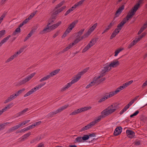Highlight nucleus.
Instances as JSON below:
<instances>
[{
    "instance_id": "nucleus-57",
    "label": "nucleus",
    "mask_w": 147,
    "mask_h": 147,
    "mask_svg": "<svg viewBox=\"0 0 147 147\" xmlns=\"http://www.w3.org/2000/svg\"><path fill=\"white\" fill-rule=\"evenodd\" d=\"M50 27L51 31L55 30L57 28V27L55 24L52 25L51 26H50Z\"/></svg>"
},
{
    "instance_id": "nucleus-32",
    "label": "nucleus",
    "mask_w": 147,
    "mask_h": 147,
    "mask_svg": "<svg viewBox=\"0 0 147 147\" xmlns=\"http://www.w3.org/2000/svg\"><path fill=\"white\" fill-rule=\"evenodd\" d=\"M104 69L107 71H108L111 69V67L110 64H107Z\"/></svg>"
},
{
    "instance_id": "nucleus-62",
    "label": "nucleus",
    "mask_w": 147,
    "mask_h": 147,
    "mask_svg": "<svg viewBox=\"0 0 147 147\" xmlns=\"http://www.w3.org/2000/svg\"><path fill=\"white\" fill-rule=\"evenodd\" d=\"M141 39V38H140L139 37H138L137 38L135 39L134 41H135V42L136 43L139 41Z\"/></svg>"
},
{
    "instance_id": "nucleus-19",
    "label": "nucleus",
    "mask_w": 147,
    "mask_h": 147,
    "mask_svg": "<svg viewBox=\"0 0 147 147\" xmlns=\"http://www.w3.org/2000/svg\"><path fill=\"white\" fill-rule=\"evenodd\" d=\"M110 64L111 67H115L119 65V62L118 61L116 60L111 62Z\"/></svg>"
},
{
    "instance_id": "nucleus-6",
    "label": "nucleus",
    "mask_w": 147,
    "mask_h": 147,
    "mask_svg": "<svg viewBox=\"0 0 147 147\" xmlns=\"http://www.w3.org/2000/svg\"><path fill=\"white\" fill-rule=\"evenodd\" d=\"M92 108L90 106L85 107L81 108L78 109L77 110H75L70 114V115H75L78 113H80L82 112L88 110Z\"/></svg>"
},
{
    "instance_id": "nucleus-54",
    "label": "nucleus",
    "mask_w": 147,
    "mask_h": 147,
    "mask_svg": "<svg viewBox=\"0 0 147 147\" xmlns=\"http://www.w3.org/2000/svg\"><path fill=\"white\" fill-rule=\"evenodd\" d=\"M88 70V68H86L85 69H84L82 71H81L80 72V74H81V75H82L84 73H86Z\"/></svg>"
},
{
    "instance_id": "nucleus-2",
    "label": "nucleus",
    "mask_w": 147,
    "mask_h": 147,
    "mask_svg": "<svg viewBox=\"0 0 147 147\" xmlns=\"http://www.w3.org/2000/svg\"><path fill=\"white\" fill-rule=\"evenodd\" d=\"M140 4L138 3L135 5L132 9L129 11L126 17L124 18L122 21V22L125 24L129 19L131 18L134 15L136 12L139 7Z\"/></svg>"
},
{
    "instance_id": "nucleus-9",
    "label": "nucleus",
    "mask_w": 147,
    "mask_h": 147,
    "mask_svg": "<svg viewBox=\"0 0 147 147\" xmlns=\"http://www.w3.org/2000/svg\"><path fill=\"white\" fill-rule=\"evenodd\" d=\"M96 42L94 39L91 40L89 44H88L83 49L82 51V53H84L88 50L90 48L93 46Z\"/></svg>"
},
{
    "instance_id": "nucleus-13",
    "label": "nucleus",
    "mask_w": 147,
    "mask_h": 147,
    "mask_svg": "<svg viewBox=\"0 0 147 147\" xmlns=\"http://www.w3.org/2000/svg\"><path fill=\"white\" fill-rule=\"evenodd\" d=\"M97 25V23L95 24L93 26L91 27L86 32L88 37L91 34V33L94 30Z\"/></svg>"
},
{
    "instance_id": "nucleus-16",
    "label": "nucleus",
    "mask_w": 147,
    "mask_h": 147,
    "mask_svg": "<svg viewBox=\"0 0 147 147\" xmlns=\"http://www.w3.org/2000/svg\"><path fill=\"white\" fill-rule=\"evenodd\" d=\"M18 54L16 52L13 55H11L10 57L8 59L5 61L6 63H8L12 60L18 57L19 56Z\"/></svg>"
},
{
    "instance_id": "nucleus-31",
    "label": "nucleus",
    "mask_w": 147,
    "mask_h": 147,
    "mask_svg": "<svg viewBox=\"0 0 147 147\" xmlns=\"http://www.w3.org/2000/svg\"><path fill=\"white\" fill-rule=\"evenodd\" d=\"M60 70V69H57L53 71L52 72L50 73V74L51 76L53 77L58 74L59 71Z\"/></svg>"
},
{
    "instance_id": "nucleus-23",
    "label": "nucleus",
    "mask_w": 147,
    "mask_h": 147,
    "mask_svg": "<svg viewBox=\"0 0 147 147\" xmlns=\"http://www.w3.org/2000/svg\"><path fill=\"white\" fill-rule=\"evenodd\" d=\"M35 73H32L24 79L25 80V82H27L31 80V78L35 75Z\"/></svg>"
},
{
    "instance_id": "nucleus-18",
    "label": "nucleus",
    "mask_w": 147,
    "mask_h": 147,
    "mask_svg": "<svg viewBox=\"0 0 147 147\" xmlns=\"http://www.w3.org/2000/svg\"><path fill=\"white\" fill-rule=\"evenodd\" d=\"M124 6L122 5L118 9L115 14V17L114 18L119 16L123 10L124 9Z\"/></svg>"
},
{
    "instance_id": "nucleus-5",
    "label": "nucleus",
    "mask_w": 147,
    "mask_h": 147,
    "mask_svg": "<svg viewBox=\"0 0 147 147\" xmlns=\"http://www.w3.org/2000/svg\"><path fill=\"white\" fill-rule=\"evenodd\" d=\"M84 30L85 29H82L77 33L76 38L75 39L76 40H77L78 42H79L83 39L88 37L86 33L84 34L82 36H81V35L83 34Z\"/></svg>"
},
{
    "instance_id": "nucleus-42",
    "label": "nucleus",
    "mask_w": 147,
    "mask_h": 147,
    "mask_svg": "<svg viewBox=\"0 0 147 147\" xmlns=\"http://www.w3.org/2000/svg\"><path fill=\"white\" fill-rule=\"evenodd\" d=\"M65 1H63L61 2L60 3H59L56 6L55 8V9H57L58 8L60 7L61 6H62L65 3Z\"/></svg>"
},
{
    "instance_id": "nucleus-38",
    "label": "nucleus",
    "mask_w": 147,
    "mask_h": 147,
    "mask_svg": "<svg viewBox=\"0 0 147 147\" xmlns=\"http://www.w3.org/2000/svg\"><path fill=\"white\" fill-rule=\"evenodd\" d=\"M21 32V29L20 27L17 28L15 31L13 32V34L14 35H15L18 33H20Z\"/></svg>"
},
{
    "instance_id": "nucleus-33",
    "label": "nucleus",
    "mask_w": 147,
    "mask_h": 147,
    "mask_svg": "<svg viewBox=\"0 0 147 147\" xmlns=\"http://www.w3.org/2000/svg\"><path fill=\"white\" fill-rule=\"evenodd\" d=\"M129 106L127 105L124 108L122 109L120 112V114L121 115H122L123 114L125 111L127 109L129 108Z\"/></svg>"
},
{
    "instance_id": "nucleus-48",
    "label": "nucleus",
    "mask_w": 147,
    "mask_h": 147,
    "mask_svg": "<svg viewBox=\"0 0 147 147\" xmlns=\"http://www.w3.org/2000/svg\"><path fill=\"white\" fill-rule=\"evenodd\" d=\"M9 122H6L3 124H1L0 125V127L1 128V129H3L4 128V126L7 125V124H9Z\"/></svg>"
},
{
    "instance_id": "nucleus-58",
    "label": "nucleus",
    "mask_w": 147,
    "mask_h": 147,
    "mask_svg": "<svg viewBox=\"0 0 147 147\" xmlns=\"http://www.w3.org/2000/svg\"><path fill=\"white\" fill-rule=\"evenodd\" d=\"M6 106L7 107V109H11L13 106V103H11L9 104L6 105Z\"/></svg>"
},
{
    "instance_id": "nucleus-24",
    "label": "nucleus",
    "mask_w": 147,
    "mask_h": 147,
    "mask_svg": "<svg viewBox=\"0 0 147 147\" xmlns=\"http://www.w3.org/2000/svg\"><path fill=\"white\" fill-rule=\"evenodd\" d=\"M91 123H89L87 125L85 126L82 128L81 130L80 131H82L86 130L88 129L91 128L92 126H93Z\"/></svg>"
},
{
    "instance_id": "nucleus-45",
    "label": "nucleus",
    "mask_w": 147,
    "mask_h": 147,
    "mask_svg": "<svg viewBox=\"0 0 147 147\" xmlns=\"http://www.w3.org/2000/svg\"><path fill=\"white\" fill-rule=\"evenodd\" d=\"M38 138H36L32 140L30 142V143L36 144L38 142Z\"/></svg>"
},
{
    "instance_id": "nucleus-12",
    "label": "nucleus",
    "mask_w": 147,
    "mask_h": 147,
    "mask_svg": "<svg viewBox=\"0 0 147 147\" xmlns=\"http://www.w3.org/2000/svg\"><path fill=\"white\" fill-rule=\"evenodd\" d=\"M126 134L128 137L131 138H133L135 135L134 132L129 129L126 130Z\"/></svg>"
},
{
    "instance_id": "nucleus-1",
    "label": "nucleus",
    "mask_w": 147,
    "mask_h": 147,
    "mask_svg": "<svg viewBox=\"0 0 147 147\" xmlns=\"http://www.w3.org/2000/svg\"><path fill=\"white\" fill-rule=\"evenodd\" d=\"M117 109L115 105H111L103 110L101 113V115L103 118H105L115 112Z\"/></svg>"
},
{
    "instance_id": "nucleus-56",
    "label": "nucleus",
    "mask_w": 147,
    "mask_h": 147,
    "mask_svg": "<svg viewBox=\"0 0 147 147\" xmlns=\"http://www.w3.org/2000/svg\"><path fill=\"white\" fill-rule=\"evenodd\" d=\"M139 113V111H138L137 110L133 114L131 115L130 116V117H132L138 114Z\"/></svg>"
},
{
    "instance_id": "nucleus-49",
    "label": "nucleus",
    "mask_w": 147,
    "mask_h": 147,
    "mask_svg": "<svg viewBox=\"0 0 147 147\" xmlns=\"http://www.w3.org/2000/svg\"><path fill=\"white\" fill-rule=\"evenodd\" d=\"M136 44L135 41H133L128 46L127 48L129 49L131 48L132 47Z\"/></svg>"
},
{
    "instance_id": "nucleus-36",
    "label": "nucleus",
    "mask_w": 147,
    "mask_h": 147,
    "mask_svg": "<svg viewBox=\"0 0 147 147\" xmlns=\"http://www.w3.org/2000/svg\"><path fill=\"white\" fill-rule=\"evenodd\" d=\"M124 88H124V87L123 85L122 86H119L116 90H115V92L117 93L118 92L122 90Z\"/></svg>"
},
{
    "instance_id": "nucleus-63",
    "label": "nucleus",
    "mask_w": 147,
    "mask_h": 147,
    "mask_svg": "<svg viewBox=\"0 0 147 147\" xmlns=\"http://www.w3.org/2000/svg\"><path fill=\"white\" fill-rule=\"evenodd\" d=\"M117 35L115 34V33L113 32V33L110 36V39H112L114 37H115Z\"/></svg>"
},
{
    "instance_id": "nucleus-27",
    "label": "nucleus",
    "mask_w": 147,
    "mask_h": 147,
    "mask_svg": "<svg viewBox=\"0 0 147 147\" xmlns=\"http://www.w3.org/2000/svg\"><path fill=\"white\" fill-rule=\"evenodd\" d=\"M82 137L81 136H78L74 140V142L76 143H80L82 142Z\"/></svg>"
},
{
    "instance_id": "nucleus-11",
    "label": "nucleus",
    "mask_w": 147,
    "mask_h": 147,
    "mask_svg": "<svg viewBox=\"0 0 147 147\" xmlns=\"http://www.w3.org/2000/svg\"><path fill=\"white\" fill-rule=\"evenodd\" d=\"M17 97V95L15 93L13 94L9 97L4 102V103L6 104L11 101Z\"/></svg>"
},
{
    "instance_id": "nucleus-10",
    "label": "nucleus",
    "mask_w": 147,
    "mask_h": 147,
    "mask_svg": "<svg viewBox=\"0 0 147 147\" xmlns=\"http://www.w3.org/2000/svg\"><path fill=\"white\" fill-rule=\"evenodd\" d=\"M125 24L121 21L119 24L117 26V28L115 29L113 32L117 35L121 29L122 27Z\"/></svg>"
},
{
    "instance_id": "nucleus-4",
    "label": "nucleus",
    "mask_w": 147,
    "mask_h": 147,
    "mask_svg": "<svg viewBox=\"0 0 147 147\" xmlns=\"http://www.w3.org/2000/svg\"><path fill=\"white\" fill-rule=\"evenodd\" d=\"M69 107V105H66L58 109L57 110L53 112H51L49 113L46 116L47 118L52 117L54 115H56L59 112H60L63 110L66 109Z\"/></svg>"
},
{
    "instance_id": "nucleus-53",
    "label": "nucleus",
    "mask_w": 147,
    "mask_h": 147,
    "mask_svg": "<svg viewBox=\"0 0 147 147\" xmlns=\"http://www.w3.org/2000/svg\"><path fill=\"white\" fill-rule=\"evenodd\" d=\"M82 138V140L84 141L87 140L89 138V136L88 135H85Z\"/></svg>"
},
{
    "instance_id": "nucleus-52",
    "label": "nucleus",
    "mask_w": 147,
    "mask_h": 147,
    "mask_svg": "<svg viewBox=\"0 0 147 147\" xmlns=\"http://www.w3.org/2000/svg\"><path fill=\"white\" fill-rule=\"evenodd\" d=\"M24 50V48H21L16 52L19 55H20L21 53H22L23 51Z\"/></svg>"
},
{
    "instance_id": "nucleus-14",
    "label": "nucleus",
    "mask_w": 147,
    "mask_h": 147,
    "mask_svg": "<svg viewBox=\"0 0 147 147\" xmlns=\"http://www.w3.org/2000/svg\"><path fill=\"white\" fill-rule=\"evenodd\" d=\"M122 128L118 127L116 128L113 134L115 136H117L120 134L122 132Z\"/></svg>"
},
{
    "instance_id": "nucleus-22",
    "label": "nucleus",
    "mask_w": 147,
    "mask_h": 147,
    "mask_svg": "<svg viewBox=\"0 0 147 147\" xmlns=\"http://www.w3.org/2000/svg\"><path fill=\"white\" fill-rule=\"evenodd\" d=\"M22 126L21 125L20 123L19 124L16 125L10 128L9 130L8 131L9 132H11L16 130L18 129L19 128L21 127Z\"/></svg>"
},
{
    "instance_id": "nucleus-34",
    "label": "nucleus",
    "mask_w": 147,
    "mask_h": 147,
    "mask_svg": "<svg viewBox=\"0 0 147 147\" xmlns=\"http://www.w3.org/2000/svg\"><path fill=\"white\" fill-rule=\"evenodd\" d=\"M133 82V80H130L129 81L126 82L123 84V86L125 88H126L128 86L130 85Z\"/></svg>"
},
{
    "instance_id": "nucleus-47",
    "label": "nucleus",
    "mask_w": 147,
    "mask_h": 147,
    "mask_svg": "<svg viewBox=\"0 0 147 147\" xmlns=\"http://www.w3.org/2000/svg\"><path fill=\"white\" fill-rule=\"evenodd\" d=\"M5 34V31L4 30L0 31V39L3 37Z\"/></svg>"
},
{
    "instance_id": "nucleus-26",
    "label": "nucleus",
    "mask_w": 147,
    "mask_h": 147,
    "mask_svg": "<svg viewBox=\"0 0 147 147\" xmlns=\"http://www.w3.org/2000/svg\"><path fill=\"white\" fill-rule=\"evenodd\" d=\"M107 72V71L104 69L101 71L100 75L98 76H96V78H97L98 80H99V79H100V78L105 76V75L106 73Z\"/></svg>"
},
{
    "instance_id": "nucleus-59",
    "label": "nucleus",
    "mask_w": 147,
    "mask_h": 147,
    "mask_svg": "<svg viewBox=\"0 0 147 147\" xmlns=\"http://www.w3.org/2000/svg\"><path fill=\"white\" fill-rule=\"evenodd\" d=\"M5 16V14H3L0 17V23H1L2 22L3 18Z\"/></svg>"
},
{
    "instance_id": "nucleus-46",
    "label": "nucleus",
    "mask_w": 147,
    "mask_h": 147,
    "mask_svg": "<svg viewBox=\"0 0 147 147\" xmlns=\"http://www.w3.org/2000/svg\"><path fill=\"white\" fill-rule=\"evenodd\" d=\"M37 12V11L36 10L35 12L31 13V14L28 17V19L30 20L32 19V18H33L36 14Z\"/></svg>"
},
{
    "instance_id": "nucleus-8",
    "label": "nucleus",
    "mask_w": 147,
    "mask_h": 147,
    "mask_svg": "<svg viewBox=\"0 0 147 147\" xmlns=\"http://www.w3.org/2000/svg\"><path fill=\"white\" fill-rule=\"evenodd\" d=\"M100 83V82L99 81V80L96 78V76H95L93 78V81L86 86V88H88L92 86H96Z\"/></svg>"
},
{
    "instance_id": "nucleus-17",
    "label": "nucleus",
    "mask_w": 147,
    "mask_h": 147,
    "mask_svg": "<svg viewBox=\"0 0 147 147\" xmlns=\"http://www.w3.org/2000/svg\"><path fill=\"white\" fill-rule=\"evenodd\" d=\"M102 118H103L101 115L96 117L94 121L91 122L92 125H94L97 123L99 122Z\"/></svg>"
},
{
    "instance_id": "nucleus-51",
    "label": "nucleus",
    "mask_w": 147,
    "mask_h": 147,
    "mask_svg": "<svg viewBox=\"0 0 147 147\" xmlns=\"http://www.w3.org/2000/svg\"><path fill=\"white\" fill-rule=\"evenodd\" d=\"M24 50V48H21L16 52L19 55H20L21 53H22L23 51Z\"/></svg>"
},
{
    "instance_id": "nucleus-43",
    "label": "nucleus",
    "mask_w": 147,
    "mask_h": 147,
    "mask_svg": "<svg viewBox=\"0 0 147 147\" xmlns=\"http://www.w3.org/2000/svg\"><path fill=\"white\" fill-rule=\"evenodd\" d=\"M25 90V89L24 88H23L16 92L15 94L17 96H19L20 94L21 93L23 92Z\"/></svg>"
},
{
    "instance_id": "nucleus-7",
    "label": "nucleus",
    "mask_w": 147,
    "mask_h": 147,
    "mask_svg": "<svg viewBox=\"0 0 147 147\" xmlns=\"http://www.w3.org/2000/svg\"><path fill=\"white\" fill-rule=\"evenodd\" d=\"M53 22L54 21L53 20L51 21H49L48 22V23L47 25V27H45L43 30L40 31V34H43L51 31L49 25L52 24Z\"/></svg>"
},
{
    "instance_id": "nucleus-64",
    "label": "nucleus",
    "mask_w": 147,
    "mask_h": 147,
    "mask_svg": "<svg viewBox=\"0 0 147 147\" xmlns=\"http://www.w3.org/2000/svg\"><path fill=\"white\" fill-rule=\"evenodd\" d=\"M117 35L115 34V33L113 32V33L110 36V39H112L114 37H115Z\"/></svg>"
},
{
    "instance_id": "nucleus-20",
    "label": "nucleus",
    "mask_w": 147,
    "mask_h": 147,
    "mask_svg": "<svg viewBox=\"0 0 147 147\" xmlns=\"http://www.w3.org/2000/svg\"><path fill=\"white\" fill-rule=\"evenodd\" d=\"M31 135V132H29L24 135L20 139L21 141H23L26 140L28 137Z\"/></svg>"
},
{
    "instance_id": "nucleus-40",
    "label": "nucleus",
    "mask_w": 147,
    "mask_h": 147,
    "mask_svg": "<svg viewBox=\"0 0 147 147\" xmlns=\"http://www.w3.org/2000/svg\"><path fill=\"white\" fill-rule=\"evenodd\" d=\"M108 98L109 97H108V96L107 94L106 95H105V96H103L101 99L99 100L98 102H101L102 101L105 100Z\"/></svg>"
},
{
    "instance_id": "nucleus-41",
    "label": "nucleus",
    "mask_w": 147,
    "mask_h": 147,
    "mask_svg": "<svg viewBox=\"0 0 147 147\" xmlns=\"http://www.w3.org/2000/svg\"><path fill=\"white\" fill-rule=\"evenodd\" d=\"M117 94V93L115 92V91H114L110 92L109 93L107 94V95L108 96V97H109V98L113 96L115 94Z\"/></svg>"
},
{
    "instance_id": "nucleus-30",
    "label": "nucleus",
    "mask_w": 147,
    "mask_h": 147,
    "mask_svg": "<svg viewBox=\"0 0 147 147\" xmlns=\"http://www.w3.org/2000/svg\"><path fill=\"white\" fill-rule=\"evenodd\" d=\"M78 42H78V41L77 40H76L75 39L73 42L71 43L69 45L68 47L69 49H70L76 44L78 43Z\"/></svg>"
},
{
    "instance_id": "nucleus-60",
    "label": "nucleus",
    "mask_w": 147,
    "mask_h": 147,
    "mask_svg": "<svg viewBox=\"0 0 147 147\" xmlns=\"http://www.w3.org/2000/svg\"><path fill=\"white\" fill-rule=\"evenodd\" d=\"M82 75L81 74H79L75 78L76 79V80L77 81H78L81 78V76Z\"/></svg>"
},
{
    "instance_id": "nucleus-29",
    "label": "nucleus",
    "mask_w": 147,
    "mask_h": 147,
    "mask_svg": "<svg viewBox=\"0 0 147 147\" xmlns=\"http://www.w3.org/2000/svg\"><path fill=\"white\" fill-rule=\"evenodd\" d=\"M26 83L24 79H23L22 80H20L19 82L16 83V86H19L24 84Z\"/></svg>"
},
{
    "instance_id": "nucleus-28",
    "label": "nucleus",
    "mask_w": 147,
    "mask_h": 147,
    "mask_svg": "<svg viewBox=\"0 0 147 147\" xmlns=\"http://www.w3.org/2000/svg\"><path fill=\"white\" fill-rule=\"evenodd\" d=\"M71 85V84L70 83H67L66 85L63 86L61 89V91H63L68 88H69Z\"/></svg>"
},
{
    "instance_id": "nucleus-39",
    "label": "nucleus",
    "mask_w": 147,
    "mask_h": 147,
    "mask_svg": "<svg viewBox=\"0 0 147 147\" xmlns=\"http://www.w3.org/2000/svg\"><path fill=\"white\" fill-rule=\"evenodd\" d=\"M75 9L73 6L68 9L65 14V16L67 15L68 14L70 13L71 11H73Z\"/></svg>"
},
{
    "instance_id": "nucleus-15",
    "label": "nucleus",
    "mask_w": 147,
    "mask_h": 147,
    "mask_svg": "<svg viewBox=\"0 0 147 147\" xmlns=\"http://www.w3.org/2000/svg\"><path fill=\"white\" fill-rule=\"evenodd\" d=\"M37 90H38L36 88V87H35L34 88L31 89L26 94H25L24 95V97H26L27 96H28L30 95L31 94L34 92H36Z\"/></svg>"
},
{
    "instance_id": "nucleus-44",
    "label": "nucleus",
    "mask_w": 147,
    "mask_h": 147,
    "mask_svg": "<svg viewBox=\"0 0 147 147\" xmlns=\"http://www.w3.org/2000/svg\"><path fill=\"white\" fill-rule=\"evenodd\" d=\"M25 90V89L24 88H23L16 92L15 94L17 96H19L20 94L21 93L23 92Z\"/></svg>"
},
{
    "instance_id": "nucleus-35",
    "label": "nucleus",
    "mask_w": 147,
    "mask_h": 147,
    "mask_svg": "<svg viewBox=\"0 0 147 147\" xmlns=\"http://www.w3.org/2000/svg\"><path fill=\"white\" fill-rule=\"evenodd\" d=\"M10 35H8L6 37L4 38L1 41L3 43V44L4 43L7 42V41L10 38Z\"/></svg>"
},
{
    "instance_id": "nucleus-55",
    "label": "nucleus",
    "mask_w": 147,
    "mask_h": 147,
    "mask_svg": "<svg viewBox=\"0 0 147 147\" xmlns=\"http://www.w3.org/2000/svg\"><path fill=\"white\" fill-rule=\"evenodd\" d=\"M115 24V22L113 21H112V22L109 24L107 27L110 29L113 25H114Z\"/></svg>"
},
{
    "instance_id": "nucleus-50",
    "label": "nucleus",
    "mask_w": 147,
    "mask_h": 147,
    "mask_svg": "<svg viewBox=\"0 0 147 147\" xmlns=\"http://www.w3.org/2000/svg\"><path fill=\"white\" fill-rule=\"evenodd\" d=\"M30 121V120H27L25 121H23L22 123H20V124H21V126H23L26 124L27 123H29Z\"/></svg>"
},
{
    "instance_id": "nucleus-61",
    "label": "nucleus",
    "mask_w": 147,
    "mask_h": 147,
    "mask_svg": "<svg viewBox=\"0 0 147 147\" xmlns=\"http://www.w3.org/2000/svg\"><path fill=\"white\" fill-rule=\"evenodd\" d=\"M66 8V6H63L60 8L59 9V11L60 12H61L63 10H64Z\"/></svg>"
},
{
    "instance_id": "nucleus-3",
    "label": "nucleus",
    "mask_w": 147,
    "mask_h": 147,
    "mask_svg": "<svg viewBox=\"0 0 147 147\" xmlns=\"http://www.w3.org/2000/svg\"><path fill=\"white\" fill-rule=\"evenodd\" d=\"M78 22V20H77L74 21L72 22L69 25L68 28L65 31L64 34L62 36V37H65L67 34L69 33L73 28H74L76 25L77 24Z\"/></svg>"
},
{
    "instance_id": "nucleus-37",
    "label": "nucleus",
    "mask_w": 147,
    "mask_h": 147,
    "mask_svg": "<svg viewBox=\"0 0 147 147\" xmlns=\"http://www.w3.org/2000/svg\"><path fill=\"white\" fill-rule=\"evenodd\" d=\"M123 49V48H120L116 50L115 52V54L114 56L115 57L117 56L118 54Z\"/></svg>"
},
{
    "instance_id": "nucleus-21",
    "label": "nucleus",
    "mask_w": 147,
    "mask_h": 147,
    "mask_svg": "<svg viewBox=\"0 0 147 147\" xmlns=\"http://www.w3.org/2000/svg\"><path fill=\"white\" fill-rule=\"evenodd\" d=\"M28 108H26L23 110L22 111L17 113L16 116V117H18L19 116H21L24 115L25 113L28 111Z\"/></svg>"
},
{
    "instance_id": "nucleus-25",
    "label": "nucleus",
    "mask_w": 147,
    "mask_h": 147,
    "mask_svg": "<svg viewBox=\"0 0 147 147\" xmlns=\"http://www.w3.org/2000/svg\"><path fill=\"white\" fill-rule=\"evenodd\" d=\"M147 27V21L144 24V26H142L139 30L138 32V34H141L143 31L146 29Z\"/></svg>"
}]
</instances>
